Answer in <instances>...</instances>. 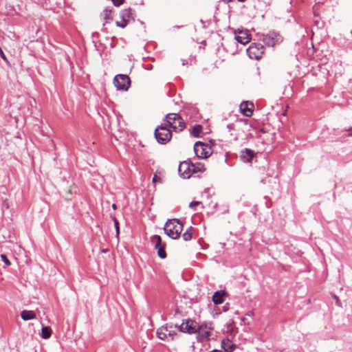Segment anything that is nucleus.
Listing matches in <instances>:
<instances>
[{
    "label": "nucleus",
    "mask_w": 352,
    "mask_h": 352,
    "mask_svg": "<svg viewBox=\"0 0 352 352\" xmlns=\"http://www.w3.org/2000/svg\"><path fill=\"white\" fill-rule=\"evenodd\" d=\"M164 229L169 237L177 239L183 230V224L178 219H173L165 223Z\"/></svg>",
    "instance_id": "obj_1"
},
{
    "label": "nucleus",
    "mask_w": 352,
    "mask_h": 352,
    "mask_svg": "<svg viewBox=\"0 0 352 352\" xmlns=\"http://www.w3.org/2000/svg\"><path fill=\"white\" fill-rule=\"evenodd\" d=\"M214 331V325L211 322H204L199 324V331L197 332V339L199 342L208 341Z\"/></svg>",
    "instance_id": "obj_2"
},
{
    "label": "nucleus",
    "mask_w": 352,
    "mask_h": 352,
    "mask_svg": "<svg viewBox=\"0 0 352 352\" xmlns=\"http://www.w3.org/2000/svg\"><path fill=\"white\" fill-rule=\"evenodd\" d=\"M212 142L204 143L200 141L197 142L194 145V151L195 155L201 159H207L209 157L213 151L212 148Z\"/></svg>",
    "instance_id": "obj_3"
},
{
    "label": "nucleus",
    "mask_w": 352,
    "mask_h": 352,
    "mask_svg": "<svg viewBox=\"0 0 352 352\" xmlns=\"http://www.w3.org/2000/svg\"><path fill=\"white\" fill-rule=\"evenodd\" d=\"M199 323L195 320L188 318L184 320L182 324L178 327V329L181 332L188 334H195L197 333V331H199Z\"/></svg>",
    "instance_id": "obj_4"
},
{
    "label": "nucleus",
    "mask_w": 352,
    "mask_h": 352,
    "mask_svg": "<svg viewBox=\"0 0 352 352\" xmlns=\"http://www.w3.org/2000/svg\"><path fill=\"white\" fill-rule=\"evenodd\" d=\"M166 122L175 131H182L186 127V124L182 118L177 113H168L166 116Z\"/></svg>",
    "instance_id": "obj_5"
},
{
    "label": "nucleus",
    "mask_w": 352,
    "mask_h": 352,
    "mask_svg": "<svg viewBox=\"0 0 352 352\" xmlns=\"http://www.w3.org/2000/svg\"><path fill=\"white\" fill-rule=\"evenodd\" d=\"M155 136L159 143L166 144L170 140L172 133L166 126H160L155 129Z\"/></svg>",
    "instance_id": "obj_6"
},
{
    "label": "nucleus",
    "mask_w": 352,
    "mask_h": 352,
    "mask_svg": "<svg viewBox=\"0 0 352 352\" xmlns=\"http://www.w3.org/2000/svg\"><path fill=\"white\" fill-rule=\"evenodd\" d=\"M113 84L118 89L126 91L131 85V80L127 75L118 74L114 77Z\"/></svg>",
    "instance_id": "obj_7"
},
{
    "label": "nucleus",
    "mask_w": 352,
    "mask_h": 352,
    "mask_svg": "<svg viewBox=\"0 0 352 352\" xmlns=\"http://www.w3.org/2000/svg\"><path fill=\"white\" fill-rule=\"evenodd\" d=\"M247 53L251 59L258 60L264 53V47L261 43H252L247 49Z\"/></svg>",
    "instance_id": "obj_8"
},
{
    "label": "nucleus",
    "mask_w": 352,
    "mask_h": 352,
    "mask_svg": "<svg viewBox=\"0 0 352 352\" xmlns=\"http://www.w3.org/2000/svg\"><path fill=\"white\" fill-rule=\"evenodd\" d=\"M178 171L184 178H189L195 172V166L190 162L184 161L179 165Z\"/></svg>",
    "instance_id": "obj_9"
},
{
    "label": "nucleus",
    "mask_w": 352,
    "mask_h": 352,
    "mask_svg": "<svg viewBox=\"0 0 352 352\" xmlns=\"http://www.w3.org/2000/svg\"><path fill=\"white\" fill-rule=\"evenodd\" d=\"M171 329L172 327H168L167 324L160 327L157 331L158 338L162 340H173L176 333Z\"/></svg>",
    "instance_id": "obj_10"
},
{
    "label": "nucleus",
    "mask_w": 352,
    "mask_h": 352,
    "mask_svg": "<svg viewBox=\"0 0 352 352\" xmlns=\"http://www.w3.org/2000/svg\"><path fill=\"white\" fill-rule=\"evenodd\" d=\"M263 41L266 45L274 47L282 41V37L278 33L270 32L264 36Z\"/></svg>",
    "instance_id": "obj_11"
},
{
    "label": "nucleus",
    "mask_w": 352,
    "mask_h": 352,
    "mask_svg": "<svg viewBox=\"0 0 352 352\" xmlns=\"http://www.w3.org/2000/svg\"><path fill=\"white\" fill-rule=\"evenodd\" d=\"M152 242L155 244V248L157 250V255L161 258H165L166 257V253L165 252V244L162 243V238L159 235H154L152 237Z\"/></svg>",
    "instance_id": "obj_12"
},
{
    "label": "nucleus",
    "mask_w": 352,
    "mask_h": 352,
    "mask_svg": "<svg viewBox=\"0 0 352 352\" xmlns=\"http://www.w3.org/2000/svg\"><path fill=\"white\" fill-rule=\"evenodd\" d=\"M131 15H132V10L131 8L122 10L120 14V20L117 21L116 22V25L118 27L124 28L127 25V24L129 23V20L130 17L131 16Z\"/></svg>",
    "instance_id": "obj_13"
},
{
    "label": "nucleus",
    "mask_w": 352,
    "mask_h": 352,
    "mask_svg": "<svg viewBox=\"0 0 352 352\" xmlns=\"http://www.w3.org/2000/svg\"><path fill=\"white\" fill-rule=\"evenodd\" d=\"M235 34H236V40L241 43V44H246L250 42L251 38H250V34L248 33V32L247 30H237L235 31Z\"/></svg>",
    "instance_id": "obj_14"
},
{
    "label": "nucleus",
    "mask_w": 352,
    "mask_h": 352,
    "mask_svg": "<svg viewBox=\"0 0 352 352\" xmlns=\"http://www.w3.org/2000/svg\"><path fill=\"white\" fill-rule=\"evenodd\" d=\"M241 112L247 117H250L253 113L254 104L251 102L245 101L239 106Z\"/></svg>",
    "instance_id": "obj_15"
},
{
    "label": "nucleus",
    "mask_w": 352,
    "mask_h": 352,
    "mask_svg": "<svg viewBox=\"0 0 352 352\" xmlns=\"http://www.w3.org/2000/svg\"><path fill=\"white\" fill-rule=\"evenodd\" d=\"M257 138L261 140L262 144H269L272 140V134L261 129L258 132Z\"/></svg>",
    "instance_id": "obj_16"
},
{
    "label": "nucleus",
    "mask_w": 352,
    "mask_h": 352,
    "mask_svg": "<svg viewBox=\"0 0 352 352\" xmlns=\"http://www.w3.org/2000/svg\"><path fill=\"white\" fill-rule=\"evenodd\" d=\"M221 347L225 352H233L236 346L229 339H223L221 341Z\"/></svg>",
    "instance_id": "obj_17"
},
{
    "label": "nucleus",
    "mask_w": 352,
    "mask_h": 352,
    "mask_svg": "<svg viewBox=\"0 0 352 352\" xmlns=\"http://www.w3.org/2000/svg\"><path fill=\"white\" fill-rule=\"evenodd\" d=\"M225 292L218 291L214 292L212 296V301L215 305H220L223 302Z\"/></svg>",
    "instance_id": "obj_18"
},
{
    "label": "nucleus",
    "mask_w": 352,
    "mask_h": 352,
    "mask_svg": "<svg viewBox=\"0 0 352 352\" xmlns=\"http://www.w3.org/2000/svg\"><path fill=\"white\" fill-rule=\"evenodd\" d=\"M21 318L23 320L34 319L36 314L33 311L23 310L21 314Z\"/></svg>",
    "instance_id": "obj_19"
},
{
    "label": "nucleus",
    "mask_w": 352,
    "mask_h": 352,
    "mask_svg": "<svg viewBox=\"0 0 352 352\" xmlns=\"http://www.w3.org/2000/svg\"><path fill=\"white\" fill-rule=\"evenodd\" d=\"M254 156L253 151L245 148L244 151L242 152L241 157L244 161L250 162Z\"/></svg>",
    "instance_id": "obj_20"
},
{
    "label": "nucleus",
    "mask_w": 352,
    "mask_h": 352,
    "mask_svg": "<svg viewBox=\"0 0 352 352\" xmlns=\"http://www.w3.org/2000/svg\"><path fill=\"white\" fill-rule=\"evenodd\" d=\"M52 335V329L49 327H43L41 329V337L43 339H47L50 338Z\"/></svg>",
    "instance_id": "obj_21"
},
{
    "label": "nucleus",
    "mask_w": 352,
    "mask_h": 352,
    "mask_svg": "<svg viewBox=\"0 0 352 352\" xmlns=\"http://www.w3.org/2000/svg\"><path fill=\"white\" fill-rule=\"evenodd\" d=\"M202 132V126L197 124L195 125L191 131V134L196 138H199L201 133Z\"/></svg>",
    "instance_id": "obj_22"
},
{
    "label": "nucleus",
    "mask_w": 352,
    "mask_h": 352,
    "mask_svg": "<svg viewBox=\"0 0 352 352\" xmlns=\"http://www.w3.org/2000/svg\"><path fill=\"white\" fill-rule=\"evenodd\" d=\"M192 234H193V230H192V227H190L184 232V234H182V237L184 241H190L192 237Z\"/></svg>",
    "instance_id": "obj_23"
},
{
    "label": "nucleus",
    "mask_w": 352,
    "mask_h": 352,
    "mask_svg": "<svg viewBox=\"0 0 352 352\" xmlns=\"http://www.w3.org/2000/svg\"><path fill=\"white\" fill-rule=\"evenodd\" d=\"M111 14V10L105 9L103 10V12L102 13V16L105 20H108L110 19Z\"/></svg>",
    "instance_id": "obj_24"
},
{
    "label": "nucleus",
    "mask_w": 352,
    "mask_h": 352,
    "mask_svg": "<svg viewBox=\"0 0 352 352\" xmlns=\"http://www.w3.org/2000/svg\"><path fill=\"white\" fill-rule=\"evenodd\" d=\"M200 205H202L201 201H194L190 203L189 207L195 210L197 209V206Z\"/></svg>",
    "instance_id": "obj_25"
},
{
    "label": "nucleus",
    "mask_w": 352,
    "mask_h": 352,
    "mask_svg": "<svg viewBox=\"0 0 352 352\" xmlns=\"http://www.w3.org/2000/svg\"><path fill=\"white\" fill-rule=\"evenodd\" d=\"M113 221L114 222L115 228H116V230L117 236H118L119 233H120V231H119V222H118V221L117 220V219L116 217L113 218Z\"/></svg>",
    "instance_id": "obj_26"
},
{
    "label": "nucleus",
    "mask_w": 352,
    "mask_h": 352,
    "mask_svg": "<svg viewBox=\"0 0 352 352\" xmlns=\"http://www.w3.org/2000/svg\"><path fill=\"white\" fill-rule=\"evenodd\" d=\"M1 258L3 261L6 266L10 265V262L9 261V260L8 259L7 256L5 254H1Z\"/></svg>",
    "instance_id": "obj_27"
},
{
    "label": "nucleus",
    "mask_w": 352,
    "mask_h": 352,
    "mask_svg": "<svg viewBox=\"0 0 352 352\" xmlns=\"http://www.w3.org/2000/svg\"><path fill=\"white\" fill-rule=\"evenodd\" d=\"M111 1L115 6L118 7L123 3L124 0H111Z\"/></svg>",
    "instance_id": "obj_28"
},
{
    "label": "nucleus",
    "mask_w": 352,
    "mask_h": 352,
    "mask_svg": "<svg viewBox=\"0 0 352 352\" xmlns=\"http://www.w3.org/2000/svg\"><path fill=\"white\" fill-rule=\"evenodd\" d=\"M157 182H160V179L156 175H155L153 178V182L155 183Z\"/></svg>",
    "instance_id": "obj_29"
},
{
    "label": "nucleus",
    "mask_w": 352,
    "mask_h": 352,
    "mask_svg": "<svg viewBox=\"0 0 352 352\" xmlns=\"http://www.w3.org/2000/svg\"><path fill=\"white\" fill-rule=\"evenodd\" d=\"M0 55L1 56V58L3 59V60H6V57L3 52V50H1V48L0 47Z\"/></svg>",
    "instance_id": "obj_30"
},
{
    "label": "nucleus",
    "mask_w": 352,
    "mask_h": 352,
    "mask_svg": "<svg viewBox=\"0 0 352 352\" xmlns=\"http://www.w3.org/2000/svg\"><path fill=\"white\" fill-rule=\"evenodd\" d=\"M109 252V250H108V249H107V248H106V249H102V250H101V252H102V253H107V252Z\"/></svg>",
    "instance_id": "obj_31"
},
{
    "label": "nucleus",
    "mask_w": 352,
    "mask_h": 352,
    "mask_svg": "<svg viewBox=\"0 0 352 352\" xmlns=\"http://www.w3.org/2000/svg\"><path fill=\"white\" fill-rule=\"evenodd\" d=\"M112 208H113V209L116 210V208H117V207H116V205L115 204H113L112 205Z\"/></svg>",
    "instance_id": "obj_32"
},
{
    "label": "nucleus",
    "mask_w": 352,
    "mask_h": 352,
    "mask_svg": "<svg viewBox=\"0 0 352 352\" xmlns=\"http://www.w3.org/2000/svg\"><path fill=\"white\" fill-rule=\"evenodd\" d=\"M222 1L224 2L228 3V2L231 1L232 0H222Z\"/></svg>",
    "instance_id": "obj_33"
},
{
    "label": "nucleus",
    "mask_w": 352,
    "mask_h": 352,
    "mask_svg": "<svg viewBox=\"0 0 352 352\" xmlns=\"http://www.w3.org/2000/svg\"><path fill=\"white\" fill-rule=\"evenodd\" d=\"M239 1H241V2H243L245 0H238Z\"/></svg>",
    "instance_id": "obj_34"
}]
</instances>
